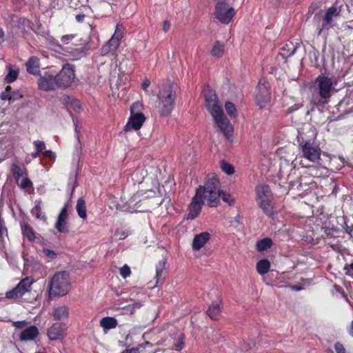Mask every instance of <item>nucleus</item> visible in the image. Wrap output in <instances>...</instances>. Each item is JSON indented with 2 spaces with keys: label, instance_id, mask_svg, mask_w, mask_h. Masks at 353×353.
Listing matches in <instances>:
<instances>
[{
  "label": "nucleus",
  "instance_id": "6",
  "mask_svg": "<svg viewBox=\"0 0 353 353\" xmlns=\"http://www.w3.org/2000/svg\"><path fill=\"white\" fill-rule=\"evenodd\" d=\"M297 141L302 157L312 162H319L321 154V149L314 141L305 140L302 134L297 137Z\"/></svg>",
  "mask_w": 353,
  "mask_h": 353
},
{
  "label": "nucleus",
  "instance_id": "52",
  "mask_svg": "<svg viewBox=\"0 0 353 353\" xmlns=\"http://www.w3.org/2000/svg\"><path fill=\"white\" fill-rule=\"evenodd\" d=\"M45 157L49 158L50 159H55V153L51 150H45L42 154Z\"/></svg>",
  "mask_w": 353,
  "mask_h": 353
},
{
  "label": "nucleus",
  "instance_id": "34",
  "mask_svg": "<svg viewBox=\"0 0 353 353\" xmlns=\"http://www.w3.org/2000/svg\"><path fill=\"white\" fill-rule=\"evenodd\" d=\"M152 347L153 345L150 342H145L143 344L139 345L137 347H132L130 349H126L123 350L121 353H141V349H144L145 347Z\"/></svg>",
  "mask_w": 353,
  "mask_h": 353
},
{
  "label": "nucleus",
  "instance_id": "56",
  "mask_svg": "<svg viewBox=\"0 0 353 353\" xmlns=\"http://www.w3.org/2000/svg\"><path fill=\"white\" fill-rule=\"evenodd\" d=\"M171 27V24L168 20H165L163 23V30L167 32Z\"/></svg>",
  "mask_w": 353,
  "mask_h": 353
},
{
  "label": "nucleus",
  "instance_id": "2",
  "mask_svg": "<svg viewBox=\"0 0 353 353\" xmlns=\"http://www.w3.org/2000/svg\"><path fill=\"white\" fill-rule=\"evenodd\" d=\"M205 104L219 128L224 135L229 139V137L232 136L233 128L228 119L224 115L217 97L215 92L212 90L205 93Z\"/></svg>",
  "mask_w": 353,
  "mask_h": 353
},
{
  "label": "nucleus",
  "instance_id": "3",
  "mask_svg": "<svg viewBox=\"0 0 353 353\" xmlns=\"http://www.w3.org/2000/svg\"><path fill=\"white\" fill-rule=\"evenodd\" d=\"M176 86L170 82L163 83L157 94V109L161 117H168L175 108Z\"/></svg>",
  "mask_w": 353,
  "mask_h": 353
},
{
  "label": "nucleus",
  "instance_id": "51",
  "mask_svg": "<svg viewBox=\"0 0 353 353\" xmlns=\"http://www.w3.org/2000/svg\"><path fill=\"white\" fill-rule=\"evenodd\" d=\"M143 306V303L141 301L135 302L132 305H130L129 307L131 308V312L133 313L135 310L139 309Z\"/></svg>",
  "mask_w": 353,
  "mask_h": 353
},
{
  "label": "nucleus",
  "instance_id": "17",
  "mask_svg": "<svg viewBox=\"0 0 353 353\" xmlns=\"http://www.w3.org/2000/svg\"><path fill=\"white\" fill-rule=\"evenodd\" d=\"M221 303L222 301L218 299L217 300L212 301L208 306V308L206 310V314L211 320L216 321L221 319L222 312Z\"/></svg>",
  "mask_w": 353,
  "mask_h": 353
},
{
  "label": "nucleus",
  "instance_id": "60",
  "mask_svg": "<svg viewBox=\"0 0 353 353\" xmlns=\"http://www.w3.org/2000/svg\"><path fill=\"white\" fill-rule=\"evenodd\" d=\"M41 154L39 152H37V151L35 150L34 152H32L31 154V156L33 159H36L37 157H38Z\"/></svg>",
  "mask_w": 353,
  "mask_h": 353
},
{
  "label": "nucleus",
  "instance_id": "9",
  "mask_svg": "<svg viewBox=\"0 0 353 353\" xmlns=\"http://www.w3.org/2000/svg\"><path fill=\"white\" fill-rule=\"evenodd\" d=\"M270 99L271 90L270 83L265 78H261L256 88V103L260 108H263L270 101Z\"/></svg>",
  "mask_w": 353,
  "mask_h": 353
},
{
  "label": "nucleus",
  "instance_id": "28",
  "mask_svg": "<svg viewBox=\"0 0 353 353\" xmlns=\"http://www.w3.org/2000/svg\"><path fill=\"white\" fill-rule=\"evenodd\" d=\"M76 210L80 218L85 219L87 217L85 201L83 198H79L76 205Z\"/></svg>",
  "mask_w": 353,
  "mask_h": 353
},
{
  "label": "nucleus",
  "instance_id": "41",
  "mask_svg": "<svg viewBox=\"0 0 353 353\" xmlns=\"http://www.w3.org/2000/svg\"><path fill=\"white\" fill-rule=\"evenodd\" d=\"M107 43L109 45L110 48L114 53L119 47L121 44V41H117L115 38L112 37L107 42Z\"/></svg>",
  "mask_w": 353,
  "mask_h": 353
},
{
  "label": "nucleus",
  "instance_id": "8",
  "mask_svg": "<svg viewBox=\"0 0 353 353\" xmlns=\"http://www.w3.org/2000/svg\"><path fill=\"white\" fill-rule=\"evenodd\" d=\"M339 14V12L335 6L330 7L323 17L320 14H316L314 16L313 20L317 23L316 30H318V34H321L323 30H328L332 28L333 17H337Z\"/></svg>",
  "mask_w": 353,
  "mask_h": 353
},
{
  "label": "nucleus",
  "instance_id": "44",
  "mask_svg": "<svg viewBox=\"0 0 353 353\" xmlns=\"http://www.w3.org/2000/svg\"><path fill=\"white\" fill-rule=\"evenodd\" d=\"M323 170H325L324 167L316 168L312 166L310 168V174L313 177H319L322 174Z\"/></svg>",
  "mask_w": 353,
  "mask_h": 353
},
{
  "label": "nucleus",
  "instance_id": "23",
  "mask_svg": "<svg viewBox=\"0 0 353 353\" xmlns=\"http://www.w3.org/2000/svg\"><path fill=\"white\" fill-rule=\"evenodd\" d=\"M147 175V170H145L144 168L139 167L132 172L131 174V178L134 184H139L144 181Z\"/></svg>",
  "mask_w": 353,
  "mask_h": 353
},
{
  "label": "nucleus",
  "instance_id": "30",
  "mask_svg": "<svg viewBox=\"0 0 353 353\" xmlns=\"http://www.w3.org/2000/svg\"><path fill=\"white\" fill-rule=\"evenodd\" d=\"M17 92L12 93V88L10 85H7L5 90L1 93L0 98L3 101H9L10 103L13 102L16 99Z\"/></svg>",
  "mask_w": 353,
  "mask_h": 353
},
{
  "label": "nucleus",
  "instance_id": "31",
  "mask_svg": "<svg viewBox=\"0 0 353 353\" xmlns=\"http://www.w3.org/2000/svg\"><path fill=\"white\" fill-rule=\"evenodd\" d=\"M11 171L17 184H19V180H20L21 177L27 176L26 171L15 163L12 164Z\"/></svg>",
  "mask_w": 353,
  "mask_h": 353
},
{
  "label": "nucleus",
  "instance_id": "10",
  "mask_svg": "<svg viewBox=\"0 0 353 353\" xmlns=\"http://www.w3.org/2000/svg\"><path fill=\"white\" fill-rule=\"evenodd\" d=\"M314 83L320 97L324 100L323 103H327L332 94V79L324 74H320L315 79Z\"/></svg>",
  "mask_w": 353,
  "mask_h": 353
},
{
  "label": "nucleus",
  "instance_id": "64",
  "mask_svg": "<svg viewBox=\"0 0 353 353\" xmlns=\"http://www.w3.org/2000/svg\"><path fill=\"white\" fill-rule=\"evenodd\" d=\"M302 181H303V179H301V181L299 183V187L303 189V183L302 182Z\"/></svg>",
  "mask_w": 353,
  "mask_h": 353
},
{
  "label": "nucleus",
  "instance_id": "21",
  "mask_svg": "<svg viewBox=\"0 0 353 353\" xmlns=\"http://www.w3.org/2000/svg\"><path fill=\"white\" fill-rule=\"evenodd\" d=\"M38 334V328L34 325H31L21 332L19 339L22 341L33 340Z\"/></svg>",
  "mask_w": 353,
  "mask_h": 353
},
{
  "label": "nucleus",
  "instance_id": "45",
  "mask_svg": "<svg viewBox=\"0 0 353 353\" xmlns=\"http://www.w3.org/2000/svg\"><path fill=\"white\" fill-rule=\"evenodd\" d=\"M36 151L40 154H43L46 149L45 143L40 140H36L33 142Z\"/></svg>",
  "mask_w": 353,
  "mask_h": 353
},
{
  "label": "nucleus",
  "instance_id": "54",
  "mask_svg": "<svg viewBox=\"0 0 353 353\" xmlns=\"http://www.w3.org/2000/svg\"><path fill=\"white\" fill-rule=\"evenodd\" d=\"M344 270H347L346 274L352 275V274H353V262L350 264H345Z\"/></svg>",
  "mask_w": 353,
  "mask_h": 353
},
{
  "label": "nucleus",
  "instance_id": "22",
  "mask_svg": "<svg viewBox=\"0 0 353 353\" xmlns=\"http://www.w3.org/2000/svg\"><path fill=\"white\" fill-rule=\"evenodd\" d=\"M100 326L103 327V332L107 333L108 330L115 328L118 322L114 317L105 316L100 320Z\"/></svg>",
  "mask_w": 353,
  "mask_h": 353
},
{
  "label": "nucleus",
  "instance_id": "4",
  "mask_svg": "<svg viewBox=\"0 0 353 353\" xmlns=\"http://www.w3.org/2000/svg\"><path fill=\"white\" fill-rule=\"evenodd\" d=\"M70 288V283L68 274L65 271L57 272L49 282V297L63 296L68 293Z\"/></svg>",
  "mask_w": 353,
  "mask_h": 353
},
{
  "label": "nucleus",
  "instance_id": "37",
  "mask_svg": "<svg viewBox=\"0 0 353 353\" xmlns=\"http://www.w3.org/2000/svg\"><path fill=\"white\" fill-rule=\"evenodd\" d=\"M124 34V27L121 24H117L115 28L114 32L112 37L115 38L117 41H121Z\"/></svg>",
  "mask_w": 353,
  "mask_h": 353
},
{
  "label": "nucleus",
  "instance_id": "24",
  "mask_svg": "<svg viewBox=\"0 0 353 353\" xmlns=\"http://www.w3.org/2000/svg\"><path fill=\"white\" fill-rule=\"evenodd\" d=\"M296 50V46L292 42H288L280 48L279 55L283 59H287L293 55Z\"/></svg>",
  "mask_w": 353,
  "mask_h": 353
},
{
  "label": "nucleus",
  "instance_id": "43",
  "mask_svg": "<svg viewBox=\"0 0 353 353\" xmlns=\"http://www.w3.org/2000/svg\"><path fill=\"white\" fill-rule=\"evenodd\" d=\"M185 336L183 334L179 335L177 341L174 344V350L176 351H181L185 345L184 343Z\"/></svg>",
  "mask_w": 353,
  "mask_h": 353
},
{
  "label": "nucleus",
  "instance_id": "27",
  "mask_svg": "<svg viewBox=\"0 0 353 353\" xmlns=\"http://www.w3.org/2000/svg\"><path fill=\"white\" fill-rule=\"evenodd\" d=\"M225 46L219 41H216L214 43L213 47L211 50L210 54L214 57H221L224 53Z\"/></svg>",
  "mask_w": 353,
  "mask_h": 353
},
{
  "label": "nucleus",
  "instance_id": "18",
  "mask_svg": "<svg viewBox=\"0 0 353 353\" xmlns=\"http://www.w3.org/2000/svg\"><path fill=\"white\" fill-rule=\"evenodd\" d=\"M26 70L28 73L37 75L40 72V60L36 56L30 57L26 63Z\"/></svg>",
  "mask_w": 353,
  "mask_h": 353
},
{
  "label": "nucleus",
  "instance_id": "61",
  "mask_svg": "<svg viewBox=\"0 0 353 353\" xmlns=\"http://www.w3.org/2000/svg\"><path fill=\"white\" fill-rule=\"evenodd\" d=\"M349 333L351 336H353V321H352V323H351V325H350V330H349Z\"/></svg>",
  "mask_w": 353,
  "mask_h": 353
},
{
  "label": "nucleus",
  "instance_id": "40",
  "mask_svg": "<svg viewBox=\"0 0 353 353\" xmlns=\"http://www.w3.org/2000/svg\"><path fill=\"white\" fill-rule=\"evenodd\" d=\"M17 185L23 190H26L33 187L32 182L27 177V176H25L21 181L19 180V184Z\"/></svg>",
  "mask_w": 353,
  "mask_h": 353
},
{
  "label": "nucleus",
  "instance_id": "19",
  "mask_svg": "<svg viewBox=\"0 0 353 353\" xmlns=\"http://www.w3.org/2000/svg\"><path fill=\"white\" fill-rule=\"evenodd\" d=\"M210 234L207 232H201L196 234L192 241V249L194 250H199L209 241Z\"/></svg>",
  "mask_w": 353,
  "mask_h": 353
},
{
  "label": "nucleus",
  "instance_id": "5",
  "mask_svg": "<svg viewBox=\"0 0 353 353\" xmlns=\"http://www.w3.org/2000/svg\"><path fill=\"white\" fill-rule=\"evenodd\" d=\"M256 202L264 214L273 217L274 214L272 205V192L269 185L265 184L257 185L255 188Z\"/></svg>",
  "mask_w": 353,
  "mask_h": 353
},
{
  "label": "nucleus",
  "instance_id": "1",
  "mask_svg": "<svg viewBox=\"0 0 353 353\" xmlns=\"http://www.w3.org/2000/svg\"><path fill=\"white\" fill-rule=\"evenodd\" d=\"M212 188L210 185H203L196 188L195 194L188 206V220H194L199 216L205 201L210 208L217 207V195L212 190Z\"/></svg>",
  "mask_w": 353,
  "mask_h": 353
},
{
  "label": "nucleus",
  "instance_id": "36",
  "mask_svg": "<svg viewBox=\"0 0 353 353\" xmlns=\"http://www.w3.org/2000/svg\"><path fill=\"white\" fill-rule=\"evenodd\" d=\"M55 228L61 233H68L69 227L67 221H58L55 223Z\"/></svg>",
  "mask_w": 353,
  "mask_h": 353
},
{
  "label": "nucleus",
  "instance_id": "32",
  "mask_svg": "<svg viewBox=\"0 0 353 353\" xmlns=\"http://www.w3.org/2000/svg\"><path fill=\"white\" fill-rule=\"evenodd\" d=\"M273 244L272 240L269 238H263L259 240L256 245V248L258 251H265L270 248Z\"/></svg>",
  "mask_w": 353,
  "mask_h": 353
},
{
  "label": "nucleus",
  "instance_id": "25",
  "mask_svg": "<svg viewBox=\"0 0 353 353\" xmlns=\"http://www.w3.org/2000/svg\"><path fill=\"white\" fill-rule=\"evenodd\" d=\"M166 261L163 259L158 262L156 265V284L157 286L159 283H162L165 280V276H163V271L165 268Z\"/></svg>",
  "mask_w": 353,
  "mask_h": 353
},
{
  "label": "nucleus",
  "instance_id": "49",
  "mask_svg": "<svg viewBox=\"0 0 353 353\" xmlns=\"http://www.w3.org/2000/svg\"><path fill=\"white\" fill-rule=\"evenodd\" d=\"M43 252L47 257L50 258V259H54L57 257V253L52 250L43 248Z\"/></svg>",
  "mask_w": 353,
  "mask_h": 353
},
{
  "label": "nucleus",
  "instance_id": "63",
  "mask_svg": "<svg viewBox=\"0 0 353 353\" xmlns=\"http://www.w3.org/2000/svg\"><path fill=\"white\" fill-rule=\"evenodd\" d=\"M117 88H121L123 90L125 89V86H122L120 83H119V84L117 85Z\"/></svg>",
  "mask_w": 353,
  "mask_h": 353
},
{
  "label": "nucleus",
  "instance_id": "59",
  "mask_svg": "<svg viewBox=\"0 0 353 353\" xmlns=\"http://www.w3.org/2000/svg\"><path fill=\"white\" fill-rule=\"evenodd\" d=\"M72 105H74V106L75 108H77L78 109H80V108H81V105H80V104H79V101H77V100H73V101H72Z\"/></svg>",
  "mask_w": 353,
  "mask_h": 353
},
{
  "label": "nucleus",
  "instance_id": "35",
  "mask_svg": "<svg viewBox=\"0 0 353 353\" xmlns=\"http://www.w3.org/2000/svg\"><path fill=\"white\" fill-rule=\"evenodd\" d=\"M8 68L9 71L5 77V81L7 83H10L14 82L17 79L19 72L18 70H12L10 65L8 66Z\"/></svg>",
  "mask_w": 353,
  "mask_h": 353
},
{
  "label": "nucleus",
  "instance_id": "39",
  "mask_svg": "<svg viewBox=\"0 0 353 353\" xmlns=\"http://www.w3.org/2000/svg\"><path fill=\"white\" fill-rule=\"evenodd\" d=\"M221 168L227 174H232L234 172V166L225 161L221 162Z\"/></svg>",
  "mask_w": 353,
  "mask_h": 353
},
{
  "label": "nucleus",
  "instance_id": "53",
  "mask_svg": "<svg viewBox=\"0 0 353 353\" xmlns=\"http://www.w3.org/2000/svg\"><path fill=\"white\" fill-rule=\"evenodd\" d=\"M74 35L73 34H66V35H63L61 39V41L63 43H68L69 41L70 40H72L73 38H74Z\"/></svg>",
  "mask_w": 353,
  "mask_h": 353
},
{
  "label": "nucleus",
  "instance_id": "38",
  "mask_svg": "<svg viewBox=\"0 0 353 353\" xmlns=\"http://www.w3.org/2000/svg\"><path fill=\"white\" fill-rule=\"evenodd\" d=\"M225 108L227 113L230 117H235L236 115V109L234 104L230 101H228L225 104Z\"/></svg>",
  "mask_w": 353,
  "mask_h": 353
},
{
  "label": "nucleus",
  "instance_id": "62",
  "mask_svg": "<svg viewBox=\"0 0 353 353\" xmlns=\"http://www.w3.org/2000/svg\"><path fill=\"white\" fill-rule=\"evenodd\" d=\"M3 36H4V32L2 30V29L0 28V39H2Z\"/></svg>",
  "mask_w": 353,
  "mask_h": 353
},
{
  "label": "nucleus",
  "instance_id": "55",
  "mask_svg": "<svg viewBox=\"0 0 353 353\" xmlns=\"http://www.w3.org/2000/svg\"><path fill=\"white\" fill-rule=\"evenodd\" d=\"M150 85V81L148 79H145L143 83H142V89L145 91V92H148V88H149Z\"/></svg>",
  "mask_w": 353,
  "mask_h": 353
},
{
  "label": "nucleus",
  "instance_id": "48",
  "mask_svg": "<svg viewBox=\"0 0 353 353\" xmlns=\"http://www.w3.org/2000/svg\"><path fill=\"white\" fill-rule=\"evenodd\" d=\"M334 350L336 353H346V350L344 345L341 342H336L334 343Z\"/></svg>",
  "mask_w": 353,
  "mask_h": 353
},
{
  "label": "nucleus",
  "instance_id": "13",
  "mask_svg": "<svg viewBox=\"0 0 353 353\" xmlns=\"http://www.w3.org/2000/svg\"><path fill=\"white\" fill-rule=\"evenodd\" d=\"M75 77L74 70L72 65H64L61 70L55 75L58 88H65L72 84Z\"/></svg>",
  "mask_w": 353,
  "mask_h": 353
},
{
  "label": "nucleus",
  "instance_id": "7",
  "mask_svg": "<svg viewBox=\"0 0 353 353\" xmlns=\"http://www.w3.org/2000/svg\"><path fill=\"white\" fill-rule=\"evenodd\" d=\"M142 105L139 102H134L130 107V117L124 126L123 130L127 132L132 129L139 130L145 121L144 114L139 112Z\"/></svg>",
  "mask_w": 353,
  "mask_h": 353
},
{
  "label": "nucleus",
  "instance_id": "33",
  "mask_svg": "<svg viewBox=\"0 0 353 353\" xmlns=\"http://www.w3.org/2000/svg\"><path fill=\"white\" fill-rule=\"evenodd\" d=\"M22 234L28 239L30 241H33L35 239V234L32 228L25 223L21 226Z\"/></svg>",
  "mask_w": 353,
  "mask_h": 353
},
{
  "label": "nucleus",
  "instance_id": "29",
  "mask_svg": "<svg viewBox=\"0 0 353 353\" xmlns=\"http://www.w3.org/2000/svg\"><path fill=\"white\" fill-rule=\"evenodd\" d=\"M256 268L259 274H265L270 270V262L266 259H261L257 262Z\"/></svg>",
  "mask_w": 353,
  "mask_h": 353
},
{
  "label": "nucleus",
  "instance_id": "12",
  "mask_svg": "<svg viewBox=\"0 0 353 353\" xmlns=\"http://www.w3.org/2000/svg\"><path fill=\"white\" fill-rule=\"evenodd\" d=\"M204 185H210L211 187H214L212 188V190L217 195V206L219 205L220 198L230 206L234 205L235 199L232 196L230 193L220 189V182L217 177H208L205 181Z\"/></svg>",
  "mask_w": 353,
  "mask_h": 353
},
{
  "label": "nucleus",
  "instance_id": "58",
  "mask_svg": "<svg viewBox=\"0 0 353 353\" xmlns=\"http://www.w3.org/2000/svg\"><path fill=\"white\" fill-rule=\"evenodd\" d=\"M26 324V322L25 321H17L14 323V326L17 328H22Z\"/></svg>",
  "mask_w": 353,
  "mask_h": 353
},
{
  "label": "nucleus",
  "instance_id": "14",
  "mask_svg": "<svg viewBox=\"0 0 353 353\" xmlns=\"http://www.w3.org/2000/svg\"><path fill=\"white\" fill-rule=\"evenodd\" d=\"M216 18L223 24H228L236 14L234 9L225 2H218L215 6Z\"/></svg>",
  "mask_w": 353,
  "mask_h": 353
},
{
  "label": "nucleus",
  "instance_id": "57",
  "mask_svg": "<svg viewBox=\"0 0 353 353\" xmlns=\"http://www.w3.org/2000/svg\"><path fill=\"white\" fill-rule=\"evenodd\" d=\"M85 18V15L83 13L78 14L75 17L76 20L79 23L83 22L84 21Z\"/></svg>",
  "mask_w": 353,
  "mask_h": 353
},
{
  "label": "nucleus",
  "instance_id": "11",
  "mask_svg": "<svg viewBox=\"0 0 353 353\" xmlns=\"http://www.w3.org/2000/svg\"><path fill=\"white\" fill-rule=\"evenodd\" d=\"M34 279L32 276H26L21 279L12 290L6 293V297L9 299L21 298L26 293L30 292Z\"/></svg>",
  "mask_w": 353,
  "mask_h": 353
},
{
  "label": "nucleus",
  "instance_id": "47",
  "mask_svg": "<svg viewBox=\"0 0 353 353\" xmlns=\"http://www.w3.org/2000/svg\"><path fill=\"white\" fill-rule=\"evenodd\" d=\"M68 218V205L66 204L62 208V209L58 216L57 220L60 221H67Z\"/></svg>",
  "mask_w": 353,
  "mask_h": 353
},
{
  "label": "nucleus",
  "instance_id": "15",
  "mask_svg": "<svg viewBox=\"0 0 353 353\" xmlns=\"http://www.w3.org/2000/svg\"><path fill=\"white\" fill-rule=\"evenodd\" d=\"M38 85L39 88L44 90H54L58 88L55 76L48 72H45V74L40 77L38 80Z\"/></svg>",
  "mask_w": 353,
  "mask_h": 353
},
{
  "label": "nucleus",
  "instance_id": "26",
  "mask_svg": "<svg viewBox=\"0 0 353 353\" xmlns=\"http://www.w3.org/2000/svg\"><path fill=\"white\" fill-rule=\"evenodd\" d=\"M34 206L31 210V213L33 216H35L37 219H42L43 221H46L47 219V217L45 214H43L41 212V208L43 205V202L41 200L35 201L34 202Z\"/></svg>",
  "mask_w": 353,
  "mask_h": 353
},
{
  "label": "nucleus",
  "instance_id": "46",
  "mask_svg": "<svg viewBox=\"0 0 353 353\" xmlns=\"http://www.w3.org/2000/svg\"><path fill=\"white\" fill-rule=\"evenodd\" d=\"M119 273L123 279H126L131 274L130 268L127 264H125L120 268Z\"/></svg>",
  "mask_w": 353,
  "mask_h": 353
},
{
  "label": "nucleus",
  "instance_id": "50",
  "mask_svg": "<svg viewBox=\"0 0 353 353\" xmlns=\"http://www.w3.org/2000/svg\"><path fill=\"white\" fill-rule=\"evenodd\" d=\"M101 54L103 56L108 55L109 54H114V52L111 50L109 45L106 43L105 45L103 46L101 48Z\"/></svg>",
  "mask_w": 353,
  "mask_h": 353
},
{
  "label": "nucleus",
  "instance_id": "16",
  "mask_svg": "<svg viewBox=\"0 0 353 353\" xmlns=\"http://www.w3.org/2000/svg\"><path fill=\"white\" fill-rule=\"evenodd\" d=\"M65 325L62 323H53L47 330L50 340L57 341L62 339L65 335Z\"/></svg>",
  "mask_w": 353,
  "mask_h": 353
},
{
  "label": "nucleus",
  "instance_id": "42",
  "mask_svg": "<svg viewBox=\"0 0 353 353\" xmlns=\"http://www.w3.org/2000/svg\"><path fill=\"white\" fill-rule=\"evenodd\" d=\"M107 43L109 45L110 48L114 53L119 47L121 44V41H117L115 38L112 37L107 42Z\"/></svg>",
  "mask_w": 353,
  "mask_h": 353
},
{
  "label": "nucleus",
  "instance_id": "20",
  "mask_svg": "<svg viewBox=\"0 0 353 353\" xmlns=\"http://www.w3.org/2000/svg\"><path fill=\"white\" fill-rule=\"evenodd\" d=\"M52 316L54 321H64L68 319L69 308L66 305L54 307Z\"/></svg>",
  "mask_w": 353,
  "mask_h": 353
}]
</instances>
